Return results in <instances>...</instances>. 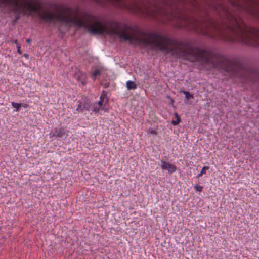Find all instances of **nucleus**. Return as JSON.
<instances>
[{"instance_id":"obj_24","label":"nucleus","mask_w":259,"mask_h":259,"mask_svg":"<svg viewBox=\"0 0 259 259\" xmlns=\"http://www.w3.org/2000/svg\"><path fill=\"white\" fill-rule=\"evenodd\" d=\"M31 41V39L30 38H28L26 39V42L30 43Z\"/></svg>"},{"instance_id":"obj_19","label":"nucleus","mask_w":259,"mask_h":259,"mask_svg":"<svg viewBox=\"0 0 259 259\" xmlns=\"http://www.w3.org/2000/svg\"><path fill=\"white\" fill-rule=\"evenodd\" d=\"M22 106L24 108H27L29 107V105L28 104H22Z\"/></svg>"},{"instance_id":"obj_17","label":"nucleus","mask_w":259,"mask_h":259,"mask_svg":"<svg viewBox=\"0 0 259 259\" xmlns=\"http://www.w3.org/2000/svg\"><path fill=\"white\" fill-rule=\"evenodd\" d=\"M148 133H150L153 135H156L157 132L153 129H151L150 130H149Z\"/></svg>"},{"instance_id":"obj_21","label":"nucleus","mask_w":259,"mask_h":259,"mask_svg":"<svg viewBox=\"0 0 259 259\" xmlns=\"http://www.w3.org/2000/svg\"><path fill=\"white\" fill-rule=\"evenodd\" d=\"M170 103L172 105H173L174 103V100L171 98H170Z\"/></svg>"},{"instance_id":"obj_3","label":"nucleus","mask_w":259,"mask_h":259,"mask_svg":"<svg viewBox=\"0 0 259 259\" xmlns=\"http://www.w3.org/2000/svg\"><path fill=\"white\" fill-rule=\"evenodd\" d=\"M78 103L76 110L78 112H83L84 110L89 111L92 106L91 100L85 96L82 97Z\"/></svg>"},{"instance_id":"obj_7","label":"nucleus","mask_w":259,"mask_h":259,"mask_svg":"<svg viewBox=\"0 0 259 259\" xmlns=\"http://www.w3.org/2000/svg\"><path fill=\"white\" fill-rule=\"evenodd\" d=\"M126 87L128 90H134L137 88V84L133 81H128L126 82Z\"/></svg>"},{"instance_id":"obj_8","label":"nucleus","mask_w":259,"mask_h":259,"mask_svg":"<svg viewBox=\"0 0 259 259\" xmlns=\"http://www.w3.org/2000/svg\"><path fill=\"white\" fill-rule=\"evenodd\" d=\"M174 115L177 118V120L176 121L172 120L171 123L173 125H177L181 121V118L177 113H175Z\"/></svg>"},{"instance_id":"obj_6","label":"nucleus","mask_w":259,"mask_h":259,"mask_svg":"<svg viewBox=\"0 0 259 259\" xmlns=\"http://www.w3.org/2000/svg\"><path fill=\"white\" fill-rule=\"evenodd\" d=\"M54 131L55 133L52 134V137L60 138L66 134L65 128L63 127H61L59 128H55L54 129Z\"/></svg>"},{"instance_id":"obj_11","label":"nucleus","mask_w":259,"mask_h":259,"mask_svg":"<svg viewBox=\"0 0 259 259\" xmlns=\"http://www.w3.org/2000/svg\"><path fill=\"white\" fill-rule=\"evenodd\" d=\"M92 111L95 112L96 113H98L99 112L100 110V107H98L97 106H95L94 104H92Z\"/></svg>"},{"instance_id":"obj_9","label":"nucleus","mask_w":259,"mask_h":259,"mask_svg":"<svg viewBox=\"0 0 259 259\" xmlns=\"http://www.w3.org/2000/svg\"><path fill=\"white\" fill-rule=\"evenodd\" d=\"M181 93H183L185 95V98L187 100H189L190 99H193L194 96L193 94H190L189 92L186 91H182Z\"/></svg>"},{"instance_id":"obj_10","label":"nucleus","mask_w":259,"mask_h":259,"mask_svg":"<svg viewBox=\"0 0 259 259\" xmlns=\"http://www.w3.org/2000/svg\"><path fill=\"white\" fill-rule=\"evenodd\" d=\"M11 105L13 107L16 108L17 111H19L20 107L22 106L21 103H17L14 102H12Z\"/></svg>"},{"instance_id":"obj_12","label":"nucleus","mask_w":259,"mask_h":259,"mask_svg":"<svg viewBox=\"0 0 259 259\" xmlns=\"http://www.w3.org/2000/svg\"><path fill=\"white\" fill-rule=\"evenodd\" d=\"M101 74V71L99 69H96L95 70L93 73V76L94 77H96L98 75H99Z\"/></svg>"},{"instance_id":"obj_16","label":"nucleus","mask_w":259,"mask_h":259,"mask_svg":"<svg viewBox=\"0 0 259 259\" xmlns=\"http://www.w3.org/2000/svg\"><path fill=\"white\" fill-rule=\"evenodd\" d=\"M17 49V53H18L20 54H21L22 53L21 51V45L20 44H17V45L16 46Z\"/></svg>"},{"instance_id":"obj_13","label":"nucleus","mask_w":259,"mask_h":259,"mask_svg":"<svg viewBox=\"0 0 259 259\" xmlns=\"http://www.w3.org/2000/svg\"><path fill=\"white\" fill-rule=\"evenodd\" d=\"M195 189L198 192H201L203 190V187L201 186L198 185L197 184L194 186Z\"/></svg>"},{"instance_id":"obj_18","label":"nucleus","mask_w":259,"mask_h":259,"mask_svg":"<svg viewBox=\"0 0 259 259\" xmlns=\"http://www.w3.org/2000/svg\"><path fill=\"white\" fill-rule=\"evenodd\" d=\"M103 102H104V101H101V100H100V101L98 102V105H99V107L102 106Z\"/></svg>"},{"instance_id":"obj_23","label":"nucleus","mask_w":259,"mask_h":259,"mask_svg":"<svg viewBox=\"0 0 259 259\" xmlns=\"http://www.w3.org/2000/svg\"><path fill=\"white\" fill-rule=\"evenodd\" d=\"M203 175L200 172V174L198 175V176L196 177L197 178H199V177H201Z\"/></svg>"},{"instance_id":"obj_1","label":"nucleus","mask_w":259,"mask_h":259,"mask_svg":"<svg viewBox=\"0 0 259 259\" xmlns=\"http://www.w3.org/2000/svg\"><path fill=\"white\" fill-rule=\"evenodd\" d=\"M78 8L74 11L75 14L71 19L77 21L70 22L78 28H84L90 33L101 35L106 33L110 35H117L120 41H128L130 42L141 44L145 46L154 47L166 55L170 53L179 59L188 60L190 62L202 61L205 64H210L213 68H221L229 74V79L238 78L243 79V64L237 60H230L223 55L212 51L193 47L188 42L178 41L166 36L154 32L146 33L138 29L137 26H130L119 22L108 20L106 23L109 28L100 21H94L96 17L84 12L81 16L82 20L77 16Z\"/></svg>"},{"instance_id":"obj_15","label":"nucleus","mask_w":259,"mask_h":259,"mask_svg":"<svg viewBox=\"0 0 259 259\" xmlns=\"http://www.w3.org/2000/svg\"><path fill=\"white\" fill-rule=\"evenodd\" d=\"M209 169V166H204L201 170V174H202L203 175V174H206V170H208Z\"/></svg>"},{"instance_id":"obj_25","label":"nucleus","mask_w":259,"mask_h":259,"mask_svg":"<svg viewBox=\"0 0 259 259\" xmlns=\"http://www.w3.org/2000/svg\"><path fill=\"white\" fill-rule=\"evenodd\" d=\"M19 19V16H17V17H16L15 20H18Z\"/></svg>"},{"instance_id":"obj_2","label":"nucleus","mask_w":259,"mask_h":259,"mask_svg":"<svg viewBox=\"0 0 259 259\" xmlns=\"http://www.w3.org/2000/svg\"><path fill=\"white\" fill-rule=\"evenodd\" d=\"M0 3L13 5L15 13L18 12L21 9L18 0H0ZM42 7L43 3L41 0L25 1L23 2L21 5V8L24 11H28L30 13H34L37 14L39 17L46 23L52 22L54 20L67 23L70 22L78 23V22L77 21H75V19H71V17L75 14L74 10L71 7L66 6L62 4H51V7L57 12H58L55 15L48 11H46L44 13H41L40 10L42 9Z\"/></svg>"},{"instance_id":"obj_20","label":"nucleus","mask_w":259,"mask_h":259,"mask_svg":"<svg viewBox=\"0 0 259 259\" xmlns=\"http://www.w3.org/2000/svg\"><path fill=\"white\" fill-rule=\"evenodd\" d=\"M11 41H12V42H14V43L16 44V46L17 45V44H19V43L18 42V40H17V39H15V40H13V39H12V40H11Z\"/></svg>"},{"instance_id":"obj_14","label":"nucleus","mask_w":259,"mask_h":259,"mask_svg":"<svg viewBox=\"0 0 259 259\" xmlns=\"http://www.w3.org/2000/svg\"><path fill=\"white\" fill-rule=\"evenodd\" d=\"M106 96V93H105V91H103L100 97V100L104 101V99L105 98Z\"/></svg>"},{"instance_id":"obj_22","label":"nucleus","mask_w":259,"mask_h":259,"mask_svg":"<svg viewBox=\"0 0 259 259\" xmlns=\"http://www.w3.org/2000/svg\"><path fill=\"white\" fill-rule=\"evenodd\" d=\"M23 56L27 59L29 58V55L27 54H24Z\"/></svg>"},{"instance_id":"obj_5","label":"nucleus","mask_w":259,"mask_h":259,"mask_svg":"<svg viewBox=\"0 0 259 259\" xmlns=\"http://www.w3.org/2000/svg\"><path fill=\"white\" fill-rule=\"evenodd\" d=\"M74 76L77 80L80 81L83 85L85 84V74L79 69H76L74 73Z\"/></svg>"},{"instance_id":"obj_4","label":"nucleus","mask_w":259,"mask_h":259,"mask_svg":"<svg viewBox=\"0 0 259 259\" xmlns=\"http://www.w3.org/2000/svg\"><path fill=\"white\" fill-rule=\"evenodd\" d=\"M162 165L161 167L162 169H167L169 173L172 174L174 172L176 169L177 167L176 165H173L169 162L166 161H162Z\"/></svg>"}]
</instances>
